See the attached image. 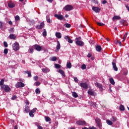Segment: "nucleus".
I'll list each match as a JSON object with an SVG mask.
<instances>
[{
  "mask_svg": "<svg viewBox=\"0 0 129 129\" xmlns=\"http://www.w3.org/2000/svg\"><path fill=\"white\" fill-rule=\"evenodd\" d=\"M55 36L56 38H58V39H61V38H62V35L60 32H56Z\"/></svg>",
  "mask_w": 129,
  "mask_h": 129,
  "instance_id": "19",
  "label": "nucleus"
},
{
  "mask_svg": "<svg viewBox=\"0 0 129 129\" xmlns=\"http://www.w3.org/2000/svg\"><path fill=\"white\" fill-rule=\"evenodd\" d=\"M81 68L83 70L86 69V66L85 64H83L82 65Z\"/></svg>",
  "mask_w": 129,
  "mask_h": 129,
  "instance_id": "51",
  "label": "nucleus"
},
{
  "mask_svg": "<svg viewBox=\"0 0 129 129\" xmlns=\"http://www.w3.org/2000/svg\"><path fill=\"white\" fill-rule=\"evenodd\" d=\"M117 43H118L119 46H121V42L118 41V40H117L116 42V44H117Z\"/></svg>",
  "mask_w": 129,
  "mask_h": 129,
  "instance_id": "57",
  "label": "nucleus"
},
{
  "mask_svg": "<svg viewBox=\"0 0 129 129\" xmlns=\"http://www.w3.org/2000/svg\"><path fill=\"white\" fill-rule=\"evenodd\" d=\"M109 81L111 84H112V85H114L115 84V83L114 82V80L112 78H110L109 79Z\"/></svg>",
  "mask_w": 129,
  "mask_h": 129,
  "instance_id": "33",
  "label": "nucleus"
},
{
  "mask_svg": "<svg viewBox=\"0 0 129 129\" xmlns=\"http://www.w3.org/2000/svg\"><path fill=\"white\" fill-rule=\"evenodd\" d=\"M76 123L78 125H85L86 122L84 120H78L76 121Z\"/></svg>",
  "mask_w": 129,
  "mask_h": 129,
  "instance_id": "7",
  "label": "nucleus"
},
{
  "mask_svg": "<svg viewBox=\"0 0 129 129\" xmlns=\"http://www.w3.org/2000/svg\"><path fill=\"white\" fill-rule=\"evenodd\" d=\"M89 129H96V127H95L93 126L92 127L90 126V127H89Z\"/></svg>",
  "mask_w": 129,
  "mask_h": 129,
  "instance_id": "59",
  "label": "nucleus"
},
{
  "mask_svg": "<svg viewBox=\"0 0 129 129\" xmlns=\"http://www.w3.org/2000/svg\"><path fill=\"white\" fill-rule=\"evenodd\" d=\"M34 80L35 81H37L38 79H39V77L38 76H35L34 77Z\"/></svg>",
  "mask_w": 129,
  "mask_h": 129,
  "instance_id": "52",
  "label": "nucleus"
},
{
  "mask_svg": "<svg viewBox=\"0 0 129 129\" xmlns=\"http://www.w3.org/2000/svg\"><path fill=\"white\" fill-rule=\"evenodd\" d=\"M96 49L98 52H100V51H101V46L97 45L96 47Z\"/></svg>",
  "mask_w": 129,
  "mask_h": 129,
  "instance_id": "28",
  "label": "nucleus"
},
{
  "mask_svg": "<svg viewBox=\"0 0 129 129\" xmlns=\"http://www.w3.org/2000/svg\"><path fill=\"white\" fill-rule=\"evenodd\" d=\"M92 10L94 12H95V13H99V12H100V9L98 7H93Z\"/></svg>",
  "mask_w": 129,
  "mask_h": 129,
  "instance_id": "15",
  "label": "nucleus"
},
{
  "mask_svg": "<svg viewBox=\"0 0 129 129\" xmlns=\"http://www.w3.org/2000/svg\"><path fill=\"white\" fill-rule=\"evenodd\" d=\"M9 32L10 33H14V32H15V29L14 28H12L10 29Z\"/></svg>",
  "mask_w": 129,
  "mask_h": 129,
  "instance_id": "49",
  "label": "nucleus"
},
{
  "mask_svg": "<svg viewBox=\"0 0 129 129\" xmlns=\"http://www.w3.org/2000/svg\"><path fill=\"white\" fill-rule=\"evenodd\" d=\"M27 73L28 74V77H32V74H31V72L30 71H27Z\"/></svg>",
  "mask_w": 129,
  "mask_h": 129,
  "instance_id": "48",
  "label": "nucleus"
},
{
  "mask_svg": "<svg viewBox=\"0 0 129 129\" xmlns=\"http://www.w3.org/2000/svg\"><path fill=\"white\" fill-rule=\"evenodd\" d=\"M1 88L3 89V90H4L5 92H10L11 90V88L6 85H4L3 86H1Z\"/></svg>",
  "mask_w": 129,
  "mask_h": 129,
  "instance_id": "3",
  "label": "nucleus"
},
{
  "mask_svg": "<svg viewBox=\"0 0 129 129\" xmlns=\"http://www.w3.org/2000/svg\"><path fill=\"white\" fill-rule=\"evenodd\" d=\"M91 56H92V55L91 54V53H88L87 57L88 58H90L91 57Z\"/></svg>",
  "mask_w": 129,
  "mask_h": 129,
  "instance_id": "61",
  "label": "nucleus"
},
{
  "mask_svg": "<svg viewBox=\"0 0 129 129\" xmlns=\"http://www.w3.org/2000/svg\"><path fill=\"white\" fill-rule=\"evenodd\" d=\"M37 128H38V129H43V127H42V126H41V125H38V127H37Z\"/></svg>",
  "mask_w": 129,
  "mask_h": 129,
  "instance_id": "62",
  "label": "nucleus"
},
{
  "mask_svg": "<svg viewBox=\"0 0 129 129\" xmlns=\"http://www.w3.org/2000/svg\"><path fill=\"white\" fill-rule=\"evenodd\" d=\"M4 45L5 46V47L6 48H7V47H8V43H7V42H6V41H4Z\"/></svg>",
  "mask_w": 129,
  "mask_h": 129,
  "instance_id": "54",
  "label": "nucleus"
},
{
  "mask_svg": "<svg viewBox=\"0 0 129 129\" xmlns=\"http://www.w3.org/2000/svg\"><path fill=\"white\" fill-rule=\"evenodd\" d=\"M55 18H57L58 20H60V21H62L63 19H64V17H63V15H57L55 14L54 15Z\"/></svg>",
  "mask_w": 129,
  "mask_h": 129,
  "instance_id": "11",
  "label": "nucleus"
},
{
  "mask_svg": "<svg viewBox=\"0 0 129 129\" xmlns=\"http://www.w3.org/2000/svg\"><path fill=\"white\" fill-rule=\"evenodd\" d=\"M92 2L94 4H97V0H92Z\"/></svg>",
  "mask_w": 129,
  "mask_h": 129,
  "instance_id": "60",
  "label": "nucleus"
},
{
  "mask_svg": "<svg viewBox=\"0 0 129 129\" xmlns=\"http://www.w3.org/2000/svg\"><path fill=\"white\" fill-rule=\"evenodd\" d=\"M44 27H45V24L44 23V22H41L40 25H37L36 26V29H38V30H41L43 29Z\"/></svg>",
  "mask_w": 129,
  "mask_h": 129,
  "instance_id": "10",
  "label": "nucleus"
},
{
  "mask_svg": "<svg viewBox=\"0 0 129 129\" xmlns=\"http://www.w3.org/2000/svg\"><path fill=\"white\" fill-rule=\"evenodd\" d=\"M44 117H45V121L46 122L51 121V118H50V117L45 116Z\"/></svg>",
  "mask_w": 129,
  "mask_h": 129,
  "instance_id": "31",
  "label": "nucleus"
},
{
  "mask_svg": "<svg viewBox=\"0 0 129 129\" xmlns=\"http://www.w3.org/2000/svg\"><path fill=\"white\" fill-rule=\"evenodd\" d=\"M127 36V33H126L123 37L122 42H124L125 41V39H126V37Z\"/></svg>",
  "mask_w": 129,
  "mask_h": 129,
  "instance_id": "39",
  "label": "nucleus"
},
{
  "mask_svg": "<svg viewBox=\"0 0 129 129\" xmlns=\"http://www.w3.org/2000/svg\"><path fill=\"white\" fill-rule=\"evenodd\" d=\"M46 21L49 24H51V20L50 19V16L49 15L46 16Z\"/></svg>",
  "mask_w": 129,
  "mask_h": 129,
  "instance_id": "27",
  "label": "nucleus"
},
{
  "mask_svg": "<svg viewBox=\"0 0 129 129\" xmlns=\"http://www.w3.org/2000/svg\"><path fill=\"white\" fill-rule=\"evenodd\" d=\"M95 121L97 125H98V126H100V125L101 124V120H100L98 117H96Z\"/></svg>",
  "mask_w": 129,
  "mask_h": 129,
  "instance_id": "14",
  "label": "nucleus"
},
{
  "mask_svg": "<svg viewBox=\"0 0 129 129\" xmlns=\"http://www.w3.org/2000/svg\"><path fill=\"white\" fill-rule=\"evenodd\" d=\"M25 111L27 113H28V112H29L30 111V109L28 107H26L25 110Z\"/></svg>",
  "mask_w": 129,
  "mask_h": 129,
  "instance_id": "46",
  "label": "nucleus"
},
{
  "mask_svg": "<svg viewBox=\"0 0 129 129\" xmlns=\"http://www.w3.org/2000/svg\"><path fill=\"white\" fill-rule=\"evenodd\" d=\"M25 87V84L22 82H18L16 84V87L17 88H19V87Z\"/></svg>",
  "mask_w": 129,
  "mask_h": 129,
  "instance_id": "8",
  "label": "nucleus"
},
{
  "mask_svg": "<svg viewBox=\"0 0 129 129\" xmlns=\"http://www.w3.org/2000/svg\"><path fill=\"white\" fill-rule=\"evenodd\" d=\"M95 86L97 87L98 88H99V89H102V85L101 84H99L98 83H95Z\"/></svg>",
  "mask_w": 129,
  "mask_h": 129,
  "instance_id": "16",
  "label": "nucleus"
},
{
  "mask_svg": "<svg viewBox=\"0 0 129 129\" xmlns=\"http://www.w3.org/2000/svg\"><path fill=\"white\" fill-rule=\"evenodd\" d=\"M107 1H106V0H104V1L102 2L103 5H105V4H107Z\"/></svg>",
  "mask_w": 129,
  "mask_h": 129,
  "instance_id": "58",
  "label": "nucleus"
},
{
  "mask_svg": "<svg viewBox=\"0 0 129 129\" xmlns=\"http://www.w3.org/2000/svg\"><path fill=\"white\" fill-rule=\"evenodd\" d=\"M9 37L11 39L16 40L17 36H16V35H15V34H10L9 36Z\"/></svg>",
  "mask_w": 129,
  "mask_h": 129,
  "instance_id": "21",
  "label": "nucleus"
},
{
  "mask_svg": "<svg viewBox=\"0 0 129 129\" xmlns=\"http://www.w3.org/2000/svg\"><path fill=\"white\" fill-rule=\"evenodd\" d=\"M74 81H75V82H76L77 83H78V79H77V77H75V78H74Z\"/></svg>",
  "mask_w": 129,
  "mask_h": 129,
  "instance_id": "56",
  "label": "nucleus"
},
{
  "mask_svg": "<svg viewBox=\"0 0 129 129\" xmlns=\"http://www.w3.org/2000/svg\"><path fill=\"white\" fill-rule=\"evenodd\" d=\"M116 60L114 59L112 62V64L113 68L114 71H117V70H118L117 67H116Z\"/></svg>",
  "mask_w": 129,
  "mask_h": 129,
  "instance_id": "5",
  "label": "nucleus"
},
{
  "mask_svg": "<svg viewBox=\"0 0 129 129\" xmlns=\"http://www.w3.org/2000/svg\"><path fill=\"white\" fill-rule=\"evenodd\" d=\"M33 47L34 48L35 50L40 52L42 50V46H40L39 44H35L33 45Z\"/></svg>",
  "mask_w": 129,
  "mask_h": 129,
  "instance_id": "6",
  "label": "nucleus"
},
{
  "mask_svg": "<svg viewBox=\"0 0 129 129\" xmlns=\"http://www.w3.org/2000/svg\"><path fill=\"white\" fill-rule=\"evenodd\" d=\"M88 93L90 95H94V93L93 92V91H92V90H89L88 91Z\"/></svg>",
  "mask_w": 129,
  "mask_h": 129,
  "instance_id": "29",
  "label": "nucleus"
},
{
  "mask_svg": "<svg viewBox=\"0 0 129 129\" xmlns=\"http://www.w3.org/2000/svg\"><path fill=\"white\" fill-rule=\"evenodd\" d=\"M40 84H41V83H40V82H39V81L36 82L34 83V85L35 86H39Z\"/></svg>",
  "mask_w": 129,
  "mask_h": 129,
  "instance_id": "40",
  "label": "nucleus"
},
{
  "mask_svg": "<svg viewBox=\"0 0 129 129\" xmlns=\"http://www.w3.org/2000/svg\"><path fill=\"white\" fill-rule=\"evenodd\" d=\"M64 39H65V40H66V41H68L69 39H70V37H69V36H65L64 37Z\"/></svg>",
  "mask_w": 129,
  "mask_h": 129,
  "instance_id": "44",
  "label": "nucleus"
},
{
  "mask_svg": "<svg viewBox=\"0 0 129 129\" xmlns=\"http://www.w3.org/2000/svg\"><path fill=\"white\" fill-rule=\"evenodd\" d=\"M58 72L61 74L62 76H63L64 77H65V73L63 72V70H58Z\"/></svg>",
  "mask_w": 129,
  "mask_h": 129,
  "instance_id": "25",
  "label": "nucleus"
},
{
  "mask_svg": "<svg viewBox=\"0 0 129 129\" xmlns=\"http://www.w3.org/2000/svg\"><path fill=\"white\" fill-rule=\"evenodd\" d=\"M14 129H18V125H16L14 126Z\"/></svg>",
  "mask_w": 129,
  "mask_h": 129,
  "instance_id": "64",
  "label": "nucleus"
},
{
  "mask_svg": "<svg viewBox=\"0 0 129 129\" xmlns=\"http://www.w3.org/2000/svg\"><path fill=\"white\" fill-rule=\"evenodd\" d=\"M119 109L121 111H123V110H124V106L123 105H120L119 106Z\"/></svg>",
  "mask_w": 129,
  "mask_h": 129,
  "instance_id": "34",
  "label": "nucleus"
},
{
  "mask_svg": "<svg viewBox=\"0 0 129 129\" xmlns=\"http://www.w3.org/2000/svg\"><path fill=\"white\" fill-rule=\"evenodd\" d=\"M64 27H66V28H70L71 27V24H69V23H67L64 24Z\"/></svg>",
  "mask_w": 129,
  "mask_h": 129,
  "instance_id": "38",
  "label": "nucleus"
},
{
  "mask_svg": "<svg viewBox=\"0 0 129 129\" xmlns=\"http://www.w3.org/2000/svg\"><path fill=\"white\" fill-rule=\"evenodd\" d=\"M67 67L69 68V69H70L72 67V65L71 64V62H70V61H68L67 62Z\"/></svg>",
  "mask_w": 129,
  "mask_h": 129,
  "instance_id": "24",
  "label": "nucleus"
},
{
  "mask_svg": "<svg viewBox=\"0 0 129 129\" xmlns=\"http://www.w3.org/2000/svg\"><path fill=\"white\" fill-rule=\"evenodd\" d=\"M106 121V123H107L109 125H112V124H113L112 121L109 119H107Z\"/></svg>",
  "mask_w": 129,
  "mask_h": 129,
  "instance_id": "23",
  "label": "nucleus"
},
{
  "mask_svg": "<svg viewBox=\"0 0 129 129\" xmlns=\"http://www.w3.org/2000/svg\"><path fill=\"white\" fill-rule=\"evenodd\" d=\"M97 24L98 25V26H104V24L101 23H100V22H98V23H97Z\"/></svg>",
  "mask_w": 129,
  "mask_h": 129,
  "instance_id": "50",
  "label": "nucleus"
},
{
  "mask_svg": "<svg viewBox=\"0 0 129 129\" xmlns=\"http://www.w3.org/2000/svg\"><path fill=\"white\" fill-rule=\"evenodd\" d=\"M126 8L127 9V11H129V5H127L125 6Z\"/></svg>",
  "mask_w": 129,
  "mask_h": 129,
  "instance_id": "63",
  "label": "nucleus"
},
{
  "mask_svg": "<svg viewBox=\"0 0 129 129\" xmlns=\"http://www.w3.org/2000/svg\"><path fill=\"white\" fill-rule=\"evenodd\" d=\"M121 24H122L123 26H125L126 27L128 25L126 21H125V20H121Z\"/></svg>",
  "mask_w": 129,
  "mask_h": 129,
  "instance_id": "22",
  "label": "nucleus"
},
{
  "mask_svg": "<svg viewBox=\"0 0 129 129\" xmlns=\"http://www.w3.org/2000/svg\"><path fill=\"white\" fill-rule=\"evenodd\" d=\"M75 43L77 46L82 47L84 46V42L81 41V37H76L75 39Z\"/></svg>",
  "mask_w": 129,
  "mask_h": 129,
  "instance_id": "1",
  "label": "nucleus"
},
{
  "mask_svg": "<svg viewBox=\"0 0 129 129\" xmlns=\"http://www.w3.org/2000/svg\"><path fill=\"white\" fill-rule=\"evenodd\" d=\"M64 11H66L67 12H69L70 11H71L72 10H73V6L71 5H67L64 8Z\"/></svg>",
  "mask_w": 129,
  "mask_h": 129,
  "instance_id": "4",
  "label": "nucleus"
},
{
  "mask_svg": "<svg viewBox=\"0 0 129 129\" xmlns=\"http://www.w3.org/2000/svg\"><path fill=\"white\" fill-rule=\"evenodd\" d=\"M29 115H30V116H31V117H34V113L33 112H32L31 111L29 112Z\"/></svg>",
  "mask_w": 129,
  "mask_h": 129,
  "instance_id": "47",
  "label": "nucleus"
},
{
  "mask_svg": "<svg viewBox=\"0 0 129 129\" xmlns=\"http://www.w3.org/2000/svg\"><path fill=\"white\" fill-rule=\"evenodd\" d=\"M57 60V57L56 56H53L50 58L51 61H56Z\"/></svg>",
  "mask_w": 129,
  "mask_h": 129,
  "instance_id": "37",
  "label": "nucleus"
},
{
  "mask_svg": "<svg viewBox=\"0 0 129 129\" xmlns=\"http://www.w3.org/2000/svg\"><path fill=\"white\" fill-rule=\"evenodd\" d=\"M5 83V80L4 79H2L0 81V86H4V83Z\"/></svg>",
  "mask_w": 129,
  "mask_h": 129,
  "instance_id": "36",
  "label": "nucleus"
},
{
  "mask_svg": "<svg viewBox=\"0 0 129 129\" xmlns=\"http://www.w3.org/2000/svg\"><path fill=\"white\" fill-rule=\"evenodd\" d=\"M12 48L14 51H19L20 50V44L17 42H16L13 44Z\"/></svg>",
  "mask_w": 129,
  "mask_h": 129,
  "instance_id": "2",
  "label": "nucleus"
},
{
  "mask_svg": "<svg viewBox=\"0 0 129 129\" xmlns=\"http://www.w3.org/2000/svg\"><path fill=\"white\" fill-rule=\"evenodd\" d=\"M42 71L43 72V73H48L50 71V70L48 69L47 68H45L42 69Z\"/></svg>",
  "mask_w": 129,
  "mask_h": 129,
  "instance_id": "20",
  "label": "nucleus"
},
{
  "mask_svg": "<svg viewBox=\"0 0 129 129\" xmlns=\"http://www.w3.org/2000/svg\"><path fill=\"white\" fill-rule=\"evenodd\" d=\"M35 93L36 94H40V93H41V90L39 88H36L35 90Z\"/></svg>",
  "mask_w": 129,
  "mask_h": 129,
  "instance_id": "32",
  "label": "nucleus"
},
{
  "mask_svg": "<svg viewBox=\"0 0 129 129\" xmlns=\"http://www.w3.org/2000/svg\"><path fill=\"white\" fill-rule=\"evenodd\" d=\"M15 21L16 22H18V21H20V16H16L15 17Z\"/></svg>",
  "mask_w": 129,
  "mask_h": 129,
  "instance_id": "42",
  "label": "nucleus"
},
{
  "mask_svg": "<svg viewBox=\"0 0 129 129\" xmlns=\"http://www.w3.org/2000/svg\"><path fill=\"white\" fill-rule=\"evenodd\" d=\"M8 5L9 8H10V9L15 8V4L12 1H9L8 2Z\"/></svg>",
  "mask_w": 129,
  "mask_h": 129,
  "instance_id": "12",
  "label": "nucleus"
},
{
  "mask_svg": "<svg viewBox=\"0 0 129 129\" xmlns=\"http://www.w3.org/2000/svg\"><path fill=\"white\" fill-rule=\"evenodd\" d=\"M8 52H9V50H8L7 48H5L4 49V54H5V55H7V54H8Z\"/></svg>",
  "mask_w": 129,
  "mask_h": 129,
  "instance_id": "45",
  "label": "nucleus"
},
{
  "mask_svg": "<svg viewBox=\"0 0 129 129\" xmlns=\"http://www.w3.org/2000/svg\"><path fill=\"white\" fill-rule=\"evenodd\" d=\"M69 43H70V44H72V43H73V40L72 39H71V38H70L69 40H68Z\"/></svg>",
  "mask_w": 129,
  "mask_h": 129,
  "instance_id": "55",
  "label": "nucleus"
},
{
  "mask_svg": "<svg viewBox=\"0 0 129 129\" xmlns=\"http://www.w3.org/2000/svg\"><path fill=\"white\" fill-rule=\"evenodd\" d=\"M12 100H15V99H17V96L13 95L12 97Z\"/></svg>",
  "mask_w": 129,
  "mask_h": 129,
  "instance_id": "53",
  "label": "nucleus"
},
{
  "mask_svg": "<svg viewBox=\"0 0 129 129\" xmlns=\"http://www.w3.org/2000/svg\"><path fill=\"white\" fill-rule=\"evenodd\" d=\"M80 86L84 88L85 89H87L88 88V85L86 83H81L80 84Z\"/></svg>",
  "mask_w": 129,
  "mask_h": 129,
  "instance_id": "9",
  "label": "nucleus"
},
{
  "mask_svg": "<svg viewBox=\"0 0 129 129\" xmlns=\"http://www.w3.org/2000/svg\"><path fill=\"white\" fill-rule=\"evenodd\" d=\"M72 94L73 97H75V98H77V97H78V95L75 92H73L72 93Z\"/></svg>",
  "mask_w": 129,
  "mask_h": 129,
  "instance_id": "26",
  "label": "nucleus"
},
{
  "mask_svg": "<svg viewBox=\"0 0 129 129\" xmlns=\"http://www.w3.org/2000/svg\"><path fill=\"white\" fill-rule=\"evenodd\" d=\"M55 68H56V69H60L61 68V66L58 63H56L54 64Z\"/></svg>",
  "mask_w": 129,
  "mask_h": 129,
  "instance_id": "35",
  "label": "nucleus"
},
{
  "mask_svg": "<svg viewBox=\"0 0 129 129\" xmlns=\"http://www.w3.org/2000/svg\"><path fill=\"white\" fill-rule=\"evenodd\" d=\"M112 122H114L115 121H116L117 120V118L115 116H113L112 118L110 119Z\"/></svg>",
  "mask_w": 129,
  "mask_h": 129,
  "instance_id": "30",
  "label": "nucleus"
},
{
  "mask_svg": "<svg viewBox=\"0 0 129 129\" xmlns=\"http://www.w3.org/2000/svg\"><path fill=\"white\" fill-rule=\"evenodd\" d=\"M42 34H43V37H46V36H47V31H46V29L44 30V31Z\"/></svg>",
  "mask_w": 129,
  "mask_h": 129,
  "instance_id": "41",
  "label": "nucleus"
},
{
  "mask_svg": "<svg viewBox=\"0 0 129 129\" xmlns=\"http://www.w3.org/2000/svg\"><path fill=\"white\" fill-rule=\"evenodd\" d=\"M120 17H119V16H114L113 17L112 20L113 22H115V21H117V20H120Z\"/></svg>",
  "mask_w": 129,
  "mask_h": 129,
  "instance_id": "18",
  "label": "nucleus"
},
{
  "mask_svg": "<svg viewBox=\"0 0 129 129\" xmlns=\"http://www.w3.org/2000/svg\"><path fill=\"white\" fill-rule=\"evenodd\" d=\"M31 112H32V113H35V112H36V111H37V108H33L32 110H31L30 111Z\"/></svg>",
  "mask_w": 129,
  "mask_h": 129,
  "instance_id": "43",
  "label": "nucleus"
},
{
  "mask_svg": "<svg viewBox=\"0 0 129 129\" xmlns=\"http://www.w3.org/2000/svg\"><path fill=\"white\" fill-rule=\"evenodd\" d=\"M57 45L56 46V50L55 51L56 52H58L61 48V45L60 44V42H59V41H57Z\"/></svg>",
  "mask_w": 129,
  "mask_h": 129,
  "instance_id": "17",
  "label": "nucleus"
},
{
  "mask_svg": "<svg viewBox=\"0 0 129 129\" xmlns=\"http://www.w3.org/2000/svg\"><path fill=\"white\" fill-rule=\"evenodd\" d=\"M33 47L34 45L29 46V48L28 49V53H29L30 54H33V53L34 52V48Z\"/></svg>",
  "mask_w": 129,
  "mask_h": 129,
  "instance_id": "13",
  "label": "nucleus"
}]
</instances>
